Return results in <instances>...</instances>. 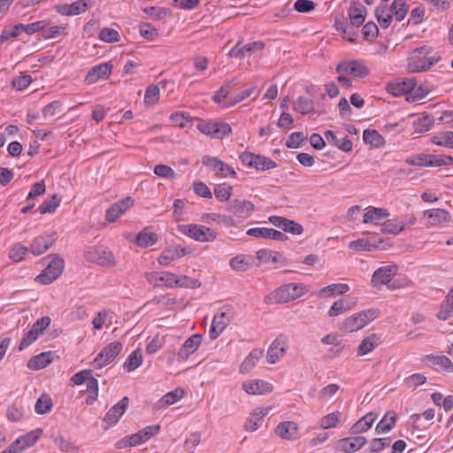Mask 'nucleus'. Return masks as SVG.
Masks as SVG:
<instances>
[{
    "mask_svg": "<svg viewBox=\"0 0 453 453\" xmlns=\"http://www.w3.org/2000/svg\"><path fill=\"white\" fill-rule=\"evenodd\" d=\"M397 271L398 267L395 265H387L378 268L374 271L372 276L371 286L380 289L385 285L390 290L410 287L411 285V281L407 278H397L393 280Z\"/></svg>",
    "mask_w": 453,
    "mask_h": 453,
    "instance_id": "f257e3e1",
    "label": "nucleus"
},
{
    "mask_svg": "<svg viewBox=\"0 0 453 453\" xmlns=\"http://www.w3.org/2000/svg\"><path fill=\"white\" fill-rule=\"evenodd\" d=\"M309 291L303 283H287L274 289L266 298L271 303H287L293 302Z\"/></svg>",
    "mask_w": 453,
    "mask_h": 453,
    "instance_id": "f03ea898",
    "label": "nucleus"
},
{
    "mask_svg": "<svg viewBox=\"0 0 453 453\" xmlns=\"http://www.w3.org/2000/svg\"><path fill=\"white\" fill-rule=\"evenodd\" d=\"M431 53L432 48L429 46H422L414 50L410 57L408 69L417 73L431 68L440 60L439 56H431Z\"/></svg>",
    "mask_w": 453,
    "mask_h": 453,
    "instance_id": "7ed1b4c3",
    "label": "nucleus"
},
{
    "mask_svg": "<svg viewBox=\"0 0 453 453\" xmlns=\"http://www.w3.org/2000/svg\"><path fill=\"white\" fill-rule=\"evenodd\" d=\"M379 314L380 312L376 309L361 311L345 319L342 323L341 329L349 333L357 332L376 319Z\"/></svg>",
    "mask_w": 453,
    "mask_h": 453,
    "instance_id": "20e7f679",
    "label": "nucleus"
},
{
    "mask_svg": "<svg viewBox=\"0 0 453 453\" xmlns=\"http://www.w3.org/2000/svg\"><path fill=\"white\" fill-rule=\"evenodd\" d=\"M405 163L409 165L419 167L449 166L453 164V157L449 155L419 153L407 157Z\"/></svg>",
    "mask_w": 453,
    "mask_h": 453,
    "instance_id": "39448f33",
    "label": "nucleus"
},
{
    "mask_svg": "<svg viewBox=\"0 0 453 453\" xmlns=\"http://www.w3.org/2000/svg\"><path fill=\"white\" fill-rule=\"evenodd\" d=\"M196 128L204 135L212 139L223 140L232 134L231 126L223 121L216 119L200 120Z\"/></svg>",
    "mask_w": 453,
    "mask_h": 453,
    "instance_id": "423d86ee",
    "label": "nucleus"
},
{
    "mask_svg": "<svg viewBox=\"0 0 453 453\" xmlns=\"http://www.w3.org/2000/svg\"><path fill=\"white\" fill-rule=\"evenodd\" d=\"M178 230L184 235L200 242H211L217 239V232L203 225L187 224L178 226Z\"/></svg>",
    "mask_w": 453,
    "mask_h": 453,
    "instance_id": "0eeeda50",
    "label": "nucleus"
},
{
    "mask_svg": "<svg viewBox=\"0 0 453 453\" xmlns=\"http://www.w3.org/2000/svg\"><path fill=\"white\" fill-rule=\"evenodd\" d=\"M160 431L159 425L148 426L139 432L125 436L116 442V448L123 449L128 447H135L149 441Z\"/></svg>",
    "mask_w": 453,
    "mask_h": 453,
    "instance_id": "6e6552de",
    "label": "nucleus"
},
{
    "mask_svg": "<svg viewBox=\"0 0 453 453\" xmlns=\"http://www.w3.org/2000/svg\"><path fill=\"white\" fill-rule=\"evenodd\" d=\"M160 287L165 288H197L201 286L198 280L186 275H178L172 272L165 271L160 273Z\"/></svg>",
    "mask_w": 453,
    "mask_h": 453,
    "instance_id": "1a4fd4ad",
    "label": "nucleus"
},
{
    "mask_svg": "<svg viewBox=\"0 0 453 453\" xmlns=\"http://www.w3.org/2000/svg\"><path fill=\"white\" fill-rule=\"evenodd\" d=\"M239 158L245 166L253 168L257 172L269 171L277 167L276 162L269 157L250 151L241 153Z\"/></svg>",
    "mask_w": 453,
    "mask_h": 453,
    "instance_id": "9d476101",
    "label": "nucleus"
},
{
    "mask_svg": "<svg viewBox=\"0 0 453 453\" xmlns=\"http://www.w3.org/2000/svg\"><path fill=\"white\" fill-rule=\"evenodd\" d=\"M234 310L230 307H222L219 309L213 317L212 323L209 331L211 339L218 338L230 324L234 319Z\"/></svg>",
    "mask_w": 453,
    "mask_h": 453,
    "instance_id": "9b49d317",
    "label": "nucleus"
},
{
    "mask_svg": "<svg viewBox=\"0 0 453 453\" xmlns=\"http://www.w3.org/2000/svg\"><path fill=\"white\" fill-rule=\"evenodd\" d=\"M51 319L50 317H42L36 320L32 327L25 333L20 343L19 350H23L35 342L41 335L43 334L44 331L50 326Z\"/></svg>",
    "mask_w": 453,
    "mask_h": 453,
    "instance_id": "f8f14e48",
    "label": "nucleus"
},
{
    "mask_svg": "<svg viewBox=\"0 0 453 453\" xmlns=\"http://www.w3.org/2000/svg\"><path fill=\"white\" fill-rule=\"evenodd\" d=\"M65 263L60 257H54L46 268L35 277V281L48 285L56 280L64 270Z\"/></svg>",
    "mask_w": 453,
    "mask_h": 453,
    "instance_id": "ddd939ff",
    "label": "nucleus"
},
{
    "mask_svg": "<svg viewBox=\"0 0 453 453\" xmlns=\"http://www.w3.org/2000/svg\"><path fill=\"white\" fill-rule=\"evenodd\" d=\"M122 343L113 342L106 345L95 357L94 365L96 369H101L111 363L121 352Z\"/></svg>",
    "mask_w": 453,
    "mask_h": 453,
    "instance_id": "4468645a",
    "label": "nucleus"
},
{
    "mask_svg": "<svg viewBox=\"0 0 453 453\" xmlns=\"http://www.w3.org/2000/svg\"><path fill=\"white\" fill-rule=\"evenodd\" d=\"M87 260L103 266L111 267L115 265L114 256L111 251L104 247H91L85 252Z\"/></svg>",
    "mask_w": 453,
    "mask_h": 453,
    "instance_id": "2eb2a0df",
    "label": "nucleus"
},
{
    "mask_svg": "<svg viewBox=\"0 0 453 453\" xmlns=\"http://www.w3.org/2000/svg\"><path fill=\"white\" fill-rule=\"evenodd\" d=\"M338 73H345L355 78H364L370 73L369 67L362 60H349L341 62L337 67Z\"/></svg>",
    "mask_w": 453,
    "mask_h": 453,
    "instance_id": "dca6fc26",
    "label": "nucleus"
},
{
    "mask_svg": "<svg viewBox=\"0 0 453 453\" xmlns=\"http://www.w3.org/2000/svg\"><path fill=\"white\" fill-rule=\"evenodd\" d=\"M423 219L427 227H436L450 222L452 216L444 209L434 208L423 211Z\"/></svg>",
    "mask_w": 453,
    "mask_h": 453,
    "instance_id": "f3484780",
    "label": "nucleus"
},
{
    "mask_svg": "<svg viewBox=\"0 0 453 453\" xmlns=\"http://www.w3.org/2000/svg\"><path fill=\"white\" fill-rule=\"evenodd\" d=\"M288 347L287 336L280 334L269 346L266 359L269 364L278 363L286 354Z\"/></svg>",
    "mask_w": 453,
    "mask_h": 453,
    "instance_id": "a211bd4d",
    "label": "nucleus"
},
{
    "mask_svg": "<svg viewBox=\"0 0 453 453\" xmlns=\"http://www.w3.org/2000/svg\"><path fill=\"white\" fill-rule=\"evenodd\" d=\"M203 164L211 168L219 177H236V173L233 167L224 163L220 159L212 156H204L202 160Z\"/></svg>",
    "mask_w": 453,
    "mask_h": 453,
    "instance_id": "6ab92c4d",
    "label": "nucleus"
},
{
    "mask_svg": "<svg viewBox=\"0 0 453 453\" xmlns=\"http://www.w3.org/2000/svg\"><path fill=\"white\" fill-rule=\"evenodd\" d=\"M366 438L364 436H351L339 439L335 444V451L341 453H354L358 451L366 444Z\"/></svg>",
    "mask_w": 453,
    "mask_h": 453,
    "instance_id": "aec40b11",
    "label": "nucleus"
},
{
    "mask_svg": "<svg viewBox=\"0 0 453 453\" xmlns=\"http://www.w3.org/2000/svg\"><path fill=\"white\" fill-rule=\"evenodd\" d=\"M112 64L102 63L93 66L86 74L84 81L87 84H94L100 81L107 80L112 72Z\"/></svg>",
    "mask_w": 453,
    "mask_h": 453,
    "instance_id": "412c9836",
    "label": "nucleus"
},
{
    "mask_svg": "<svg viewBox=\"0 0 453 453\" xmlns=\"http://www.w3.org/2000/svg\"><path fill=\"white\" fill-rule=\"evenodd\" d=\"M242 388L248 395H254L270 394L273 390V385L271 382L259 379L245 380Z\"/></svg>",
    "mask_w": 453,
    "mask_h": 453,
    "instance_id": "4be33fe9",
    "label": "nucleus"
},
{
    "mask_svg": "<svg viewBox=\"0 0 453 453\" xmlns=\"http://www.w3.org/2000/svg\"><path fill=\"white\" fill-rule=\"evenodd\" d=\"M423 362L434 370L440 372H453V363L443 355H426L423 357Z\"/></svg>",
    "mask_w": 453,
    "mask_h": 453,
    "instance_id": "5701e85b",
    "label": "nucleus"
},
{
    "mask_svg": "<svg viewBox=\"0 0 453 453\" xmlns=\"http://www.w3.org/2000/svg\"><path fill=\"white\" fill-rule=\"evenodd\" d=\"M128 397L125 396L109 410L104 418V422L106 425L104 429H108L118 423L119 418L125 413L128 406Z\"/></svg>",
    "mask_w": 453,
    "mask_h": 453,
    "instance_id": "b1692460",
    "label": "nucleus"
},
{
    "mask_svg": "<svg viewBox=\"0 0 453 453\" xmlns=\"http://www.w3.org/2000/svg\"><path fill=\"white\" fill-rule=\"evenodd\" d=\"M133 205L134 200L130 196H127L124 199L116 202L107 209L105 213L106 220H108L109 222L116 221L119 218L125 214Z\"/></svg>",
    "mask_w": 453,
    "mask_h": 453,
    "instance_id": "393cba45",
    "label": "nucleus"
},
{
    "mask_svg": "<svg viewBox=\"0 0 453 453\" xmlns=\"http://www.w3.org/2000/svg\"><path fill=\"white\" fill-rule=\"evenodd\" d=\"M201 343L202 336L198 334H195L188 338L176 354L178 362L186 361L190 355L197 350Z\"/></svg>",
    "mask_w": 453,
    "mask_h": 453,
    "instance_id": "a878e982",
    "label": "nucleus"
},
{
    "mask_svg": "<svg viewBox=\"0 0 453 453\" xmlns=\"http://www.w3.org/2000/svg\"><path fill=\"white\" fill-rule=\"evenodd\" d=\"M191 253L188 247H169L165 249L157 257L160 265H168L170 263Z\"/></svg>",
    "mask_w": 453,
    "mask_h": 453,
    "instance_id": "bb28decb",
    "label": "nucleus"
},
{
    "mask_svg": "<svg viewBox=\"0 0 453 453\" xmlns=\"http://www.w3.org/2000/svg\"><path fill=\"white\" fill-rule=\"evenodd\" d=\"M414 79H400L388 82L386 86V89L389 94L395 96L405 95L406 97H408L410 96V92L414 88Z\"/></svg>",
    "mask_w": 453,
    "mask_h": 453,
    "instance_id": "cd10ccee",
    "label": "nucleus"
},
{
    "mask_svg": "<svg viewBox=\"0 0 453 453\" xmlns=\"http://www.w3.org/2000/svg\"><path fill=\"white\" fill-rule=\"evenodd\" d=\"M390 216L386 208L368 207L363 215V223L366 225L380 226Z\"/></svg>",
    "mask_w": 453,
    "mask_h": 453,
    "instance_id": "c85d7f7f",
    "label": "nucleus"
},
{
    "mask_svg": "<svg viewBox=\"0 0 453 453\" xmlns=\"http://www.w3.org/2000/svg\"><path fill=\"white\" fill-rule=\"evenodd\" d=\"M264 47L265 43L262 41L249 42L242 46L241 42H238L236 45L230 50L228 56L230 58H242L247 55L262 50Z\"/></svg>",
    "mask_w": 453,
    "mask_h": 453,
    "instance_id": "c756f323",
    "label": "nucleus"
},
{
    "mask_svg": "<svg viewBox=\"0 0 453 453\" xmlns=\"http://www.w3.org/2000/svg\"><path fill=\"white\" fill-rule=\"evenodd\" d=\"M56 238L57 236L55 233L43 234L42 235L36 236L33 239L30 244L31 252L35 256L45 253L48 249L54 243Z\"/></svg>",
    "mask_w": 453,
    "mask_h": 453,
    "instance_id": "7c9ffc66",
    "label": "nucleus"
},
{
    "mask_svg": "<svg viewBox=\"0 0 453 453\" xmlns=\"http://www.w3.org/2000/svg\"><path fill=\"white\" fill-rule=\"evenodd\" d=\"M274 433L283 440L293 441L298 438L299 427L294 421H282L276 426Z\"/></svg>",
    "mask_w": 453,
    "mask_h": 453,
    "instance_id": "2f4dec72",
    "label": "nucleus"
},
{
    "mask_svg": "<svg viewBox=\"0 0 453 453\" xmlns=\"http://www.w3.org/2000/svg\"><path fill=\"white\" fill-rule=\"evenodd\" d=\"M270 411V407H258L254 409L245 422V430L249 432H254L257 430L262 426L264 418L269 413Z\"/></svg>",
    "mask_w": 453,
    "mask_h": 453,
    "instance_id": "473e14b6",
    "label": "nucleus"
},
{
    "mask_svg": "<svg viewBox=\"0 0 453 453\" xmlns=\"http://www.w3.org/2000/svg\"><path fill=\"white\" fill-rule=\"evenodd\" d=\"M91 0H78L71 4H65L58 9V12L65 16H75L84 13L91 5Z\"/></svg>",
    "mask_w": 453,
    "mask_h": 453,
    "instance_id": "72a5a7b5",
    "label": "nucleus"
},
{
    "mask_svg": "<svg viewBox=\"0 0 453 453\" xmlns=\"http://www.w3.org/2000/svg\"><path fill=\"white\" fill-rule=\"evenodd\" d=\"M256 257L257 263H256L255 265L257 266L267 264L282 263L284 259L283 256L280 252L267 249H261L257 250L256 253Z\"/></svg>",
    "mask_w": 453,
    "mask_h": 453,
    "instance_id": "f704fd0d",
    "label": "nucleus"
},
{
    "mask_svg": "<svg viewBox=\"0 0 453 453\" xmlns=\"http://www.w3.org/2000/svg\"><path fill=\"white\" fill-rule=\"evenodd\" d=\"M348 16L351 24L358 27L365 22L366 8L361 3L352 2L348 11Z\"/></svg>",
    "mask_w": 453,
    "mask_h": 453,
    "instance_id": "c9c22d12",
    "label": "nucleus"
},
{
    "mask_svg": "<svg viewBox=\"0 0 453 453\" xmlns=\"http://www.w3.org/2000/svg\"><path fill=\"white\" fill-rule=\"evenodd\" d=\"M381 343L380 336L371 334L365 337L357 349V355L362 357L373 351Z\"/></svg>",
    "mask_w": 453,
    "mask_h": 453,
    "instance_id": "e433bc0d",
    "label": "nucleus"
},
{
    "mask_svg": "<svg viewBox=\"0 0 453 453\" xmlns=\"http://www.w3.org/2000/svg\"><path fill=\"white\" fill-rule=\"evenodd\" d=\"M42 431L41 429H35L29 433L19 436L13 442L20 452L24 451L27 448L34 446L42 435Z\"/></svg>",
    "mask_w": 453,
    "mask_h": 453,
    "instance_id": "4c0bfd02",
    "label": "nucleus"
},
{
    "mask_svg": "<svg viewBox=\"0 0 453 453\" xmlns=\"http://www.w3.org/2000/svg\"><path fill=\"white\" fill-rule=\"evenodd\" d=\"M53 354L51 351L42 352L31 357L27 364L29 370L38 371L50 365L52 361Z\"/></svg>",
    "mask_w": 453,
    "mask_h": 453,
    "instance_id": "58836bf2",
    "label": "nucleus"
},
{
    "mask_svg": "<svg viewBox=\"0 0 453 453\" xmlns=\"http://www.w3.org/2000/svg\"><path fill=\"white\" fill-rule=\"evenodd\" d=\"M230 211L240 217H249L255 210V205L248 200H234L229 208Z\"/></svg>",
    "mask_w": 453,
    "mask_h": 453,
    "instance_id": "ea45409f",
    "label": "nucleus"
},
{
    "mask_svg": "<svg viewBox=\"0 0 453 453\" xmlns=\"http://www.w3.org/2000/svg\"><path fill=\"white\" fill-rule=\"evenodd\" d=\"M230 267L237 272H246L255 265L253 257L250 255H237L230 259Z\"/></svg>",
    "mask_w": 453,
    "mask_h": 453,
    "instance_id": "a19ab883",
    "label": "nucleus"
},
{
    "mask_svg": "<svg viewBox=\"0 0 453 453\" xmlns=\"http://www.w3.org/2000/svg\"><path fill=\"white\" fill-rule=\"evenodd\" d=\"M184 394V390L180 388H175L171 392H168L157 402V409H165L174 404L175 403L183 398Z\"/></svg>",
    "mask_w": 453,
    "mask_h": 453,
    "instance_id": "79ce46f5",
    "label": "nucleus"
},
{
    "mask_svg": "<svg viewBox=\"0 0 453 453\" xmlns=\"http://www.w3.org/2000/svg\"><path fill=\"white\" fill-rule=\"evenodd\" d=\"M158 241V236L149 227L143 228L135 237V244L141 248H148Z\"/></svg>",
    "mask_w": 453,
    "mask_h": 453,
    "instance_id": "37998d69",
    "label": "nucleus"
},
{
    "mask_svg": "<svg viewBox=\"0 0 453 453\" xmlns=\"http://www.w3.org/2000/svg\"><path fill=\"white\" fill-rule=\"evenodd\" d=\"M262 357V349H252L250 352V354L246 357V358L242 362L239 369L240 372L243 374L250 372L256 366V365L258 363Z\"/></svg>",
    "mask_w": 453,
    "mask_h": 453,
    "instance_id": "c03bdc74",
    "label": "nucleus"
},
{
    "mask_svg": "<svg viewBox=\"0 0 453 453\" xmlns=\"http://www.w3.org/2000/svg\"><path fill=\"white\" fill-rule=\"evenodd\" d=\"M349 290V286L345 283H334L319 289L318 296L322 298L333 297L343 295Z\"/></svg>",
    "mask_w": 453,
    "mask_h": 453,
    "instance_id": "a18cd8bd",
    "label": "nucleus"
},
{
    "mask_svg": "<svg viewBox=\"0 0 453 453\" xmlns=\"http://www.w3.org/2000/svg\"><path fill=\"white\" fill-rule=\"evenodd\" d=\"M377 419V414L369 412L358 419L351 427L353 434H362L368 431Z\"/></svg>",
    "mask_w": 453,
    "mask_h": 453,
    "instance_id": "49530a36",
    "label": "nucleus"
},
{
    "mask_svg": "<svg viewBox=\"0 0 453 453\" xmlns=\"http://www.w3.org/2000/svg\"><path fill=\"white\" fill-rule=\"evenodd\" d=\"M406 223L400 218H393L384 220L382 224L381 233L388 234H398L405 228Z\"/></svg>",
    "mask_w": 453,
    "mask_h": 453,
    "instance_id": "de8ad7c7",
    "label": "nucleus"
},
{
    "mask_svg": "<svg viewBox=\"0 0 453 453\" xmlns=\"http://www.w3.org/2000/svg\"><path fill=\"white\" fill-rule=\"evenodd\" d=\"M397 414L394 411H388L380 420L375 427L377 434H385L389 432L395 425Z\"/></svg>",
    "mask_w": 453,
    "mask_h": 453,
    "instance_id": "09e8293b",
    "label": "nucleus"
},
{
    "mask_svg": "<svg viewBox=\"0 0 453 453\" xmlns=\"http://www.w3.org/2000/svg\"><path fill=\"white\" fill-rule=\"evenodd\" d=\"M46 20V25L43 26V28L42 30V36L44 39H55L58 37H60L64 35H66V25H56V26H50V22L48 19Z\"/></svg>",
    "mask_w": 453,
    "mask_h": 453,
    "instance_id": "8fccbe9b",
    "label": "nucleus"
},
{
    "mask_svg": "<svg viewBox=\"0 0 453 453\" xmlns=\"http://www.w3.org/2000/svg\"><path fill=\"white\" fill-rule=\"evenodd\" d=\"M430 142L437 146L453 149V131H441L434 134Z\"/></svg>",
    "mask_w": 453,
    "mask_h": 453,
    "instance_id": "3c124183",
    "label": "nucleus"
},
{
    "mask_svg": "<svg viewBox=\"0 0 453 453\" xmlns=\"http://www.w3.org/2000/svg\"><path fill=\"white\" fill-rule=\"evenodd\" d=\"M363 141L373 148H380L386 143L385 139L375 129H365L363 132Z\"/></svg>",
    "mask_w": 453,
    "mask_h": 453,
    "instance_id": "603ef678",
    "label": "nucleus"
},
{
    "mask_svg": "<svg viewBox=\"0 0 453 453\" xmlns=\"http://www.w3.org/2000/svg\"><path fill=\"white\" fill-rule=\"evenodd\" d=\"M143 357L142 351L137 349L131 352L127 357L126 361L123 364V368L127 372H133L138 367H140L142 364Z\"/></svg>",
    "mask_w": 453,
    "mask_h": 453,
    "instance_id": "864d4df0",
    "label": "nucleus"
},
{
    "mask_svg": "<svg viewBox=\"0 0 453 453\" xmlns=\"http://www.w3.org/2000/svg\"><path fill=\"white\" fill-rule=\"evenodd\" d=\"M342 413L334 411L323 416L319 420V426L323 429H331L337 427L342 422Z\"/></svg>",
    "mask_w": 453,
    "mask_h": 453,
    "instance_id": "5fc2aeb1",
    "label": "nucleus"
},
{
    "mask_svg": "<svg viewBox=\"0 0 453 453\" xmlns=\"http://www.w3.org/2000/svg\"><path fill=\"white\" fill-rule=\"evenodd\" d=\"M355 305V303H349L346 299H339L335 301L328 311L329 317H336L350 311Z\"/></svg>",
    "mask_w": 453,
    "mask_h": 453,
    "instance_id": "6e6d98bb",
    "label": "nucleus"
},
{
    "mask_svg": "<svg viewBox=\"0 0 453 453\" xmlns=\"http://www.w3.org/2000/svg\"><path fill=\"white\" fill-rule=\"evenodd\" d=\"M349 248L354 251H371L377 250L379 245L375 243H372L369 239L360 238L355 241H352L349 243Z\"/></svg>",
    "mask_w": 453,
    "mask_h": 453,
    "instance_id": "4d7b16f0",
    "label": "nucleus"
},
{
    "mask_svg": "<svg viewBox=\"0 0 453 453\" xmlns=\"http://www.w3.org/2000/svg\"><path fill=\"white\" fill-rule=\"evenodd\" d=\"M434 126V119L432 117L426 115L422 116L413 122V128L416 134H423L429 131Z\"/></svg>",
    "mask_w": 453,
    "mask_h": 453,
    "instance_id": "13d9d810",
    "label": "nucleus"
},
{
    "mask_svg": "<svg viewBox=\"0 0 453 453\" xmlns=\"http://www.w3.org/2000/svg\"><path fill=\"white\" fill-rule=\"evenodd\" d=\"M387 12L388 4H381L378 5L375 9L376 19L382 28H388L392 22V19H390V16L387 13Z\"/></svg>",
    "mask_w": 453,
    "mask_h": 453,
    "instance_id": "bf43d9fd",
    "label": "nucleus"
},
{
    "mask_svg": "<svg viewBox=\"0 0 453 453\" xmlns=\"http://www.w3.org/2000/svg\"><path fill=\"white\" fill-rule=\"evenodd\" d=\"M29 249L21 243L13 244L9 251V258L13 262L22 261L27 255Z\"/></svg>",
    "mask_w": 453,
    "mask_h": 453,
    "instance_id": "052dcab7",
    "label": "nucleus"
},
{
    "mask_svg": "<svg viewBox=\"0 0 453 453\" xmlns=\"http://www.w3.org/2000/svg\"><path fill=\"white\" fill-rule=\"evenodd\" d=\"M160 98V90L157 85H150L145 91L143 102L148 106L155 105Z\"/></svg>",
    "mask_w": 453,
    "mask_h": 453,
    "instance_id": "680f3d73",
    "label": "nucleus"
},
{
    "mask_svg": "<svg viewBox=\"0 0 453 453\" xmlns=\"http://www.w3.org/2000/svg\"><path fill=\"white\" fill-rule=\"evenodd\" d=\"M313 108V101L303 96L298 97L294 104V110L301 114H308Z\"/></svg>",
    "mask_w": 453,
    "mask_h": 453,
    "instance_id": "e2e57ef3",
    "label": "nucleus"
},
{
    "mask_svg": "<svg viewBox=\"0 0 453 453\" xmlns=\"http://www.w3.org/2000/svg\"><path fill=\"white\" fill-rule=\"evenodd\" d=\"M334 26L336 30L342 34L344 39L350 42H356L357 34L353 28L348 27L344 22L339 20H335Z\"/></svg>",
    "mask_w": 453,
    "mask_h": 453,
    "instance_id": "0e129e2a",
    "label": "nucleus"
},
{
    "mask_svg": "<svg viewBox=\"0 0 453 453\" xmlns=\"http://www.w3.org/2000/svg\"><path fill=\"white\" fill-rule=\"evenodd\" d=\"M33 79L29 74L20 73L12 81V87L17 91H23L32 83Z\"/></svg>",
    "mask_w": 453,
    "mask_h": 453,
    "instance_id": "69168bd1",
    "label": "nucleus"
},
{
    "mask_svg": "<svg viewBox=\"0 0 453 453\" xmlns=\"http://www.w3.org/2000/svg\"><path fill=\"white\" fill-rule=\"evenodd\" d=\"M98 38L105 42L112 43L120 40L119 32L111 27H104L99 31Z\"/></svg>",
    "mask_w": 453,
    "mask_h": 453,
    "instance_id": "338daca9",
    "label": "nucleus"
},
{
    "mask_svg": "<svg viewBox=\"0 0 453 453\" xmlns=\"http://www.w3.org/2000/svg\"><path fill=\"white\" fill-rule=\"evenodd\" d=\"M52 407V402L49 395H42L39 399L36 401L35 405V411L38 414H45L48 413Z\"/></svg>",
    "mask_w": 453,
    "mask_h": 453,
    "instance_id": "774afa93",
    "label": "nucleus"
}]
</instances>
